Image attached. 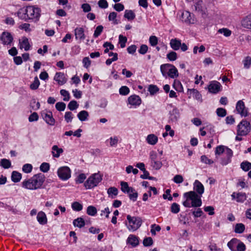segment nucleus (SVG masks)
<instances>
[{"instance_id":"aec40b11","label":"nucleus","mask_w":251,"mask_h":251,"mask_svg":"<svg viewBox=\"0 0 251 251\" xmlns=\"http://www.w3.org/2000/svg\"><path fill=\"white\" fill-rule=\"evenodd\" d=\"M75 35L76 39L83 40L85 38L84 31L82 27H77L75 29Z\"/></svg>"},{"instance_id":"1a4fd4ad","label":"nucleus","mask_w":251,"mask_h":251,"mask_svg":"<svg viewBox=\"0 0 251 251\" xmlns=\"http://www.w3.org/2000/svg\"><path fill=\"white\" fill-rule=\"evenodd\" d=\"M57 175L62 180H67L71 176V171L68 166H62L58 169Z\"/></svg>"},{"instance_id":"a19ab883","label":"nucleus","mask_w":251,"mask_h":251,"mask_svg":"<svg viewBox=\"0 0 251 251\" xmlns=\"http://www.w3.org/2000/svg\"><path fill=\"white\" fill-rule=\"evenodd\" d=\"M180 211L179 205L176 202L173 203L171 206V211L174 214L178 213Z\"/></svg>"},{"instance_id":"37998d69","label":"nucleus","mask_w":251,"mask_h":251,"mask_svg":"<svg viewBox=\"0 0 251 251\" xmlns=\"http://www.w3.org/2000/svg\"><path fill=\"white\" fill-rule=\"evenodd\" d=\"M177 58V53L175 51H171L167 54V58L171 61H175Z\"/></svg>"},{"instance_id":"09e8293b","label":"nucleus","mask_w":251,"mask_h":251,"mask_svg":"<svg viewBox=\"0 0 251 251\" xmlns=\"http://www.w3.org/2000/svg\"><path fill=\"white\" fill-rule=\"evenodd\" d=\"M217 115L220 117H224L226 115V111L223 108H218L216 110Z\"/></svg>"},{"instance_id":"bf43d9fd","label":"nucleus","mask_w":251,"mask_h":251,"mask_svg":"<svg viewBox=\"0 0 251 251\" xmlns=\"http://www.w3.org/2000/svg\"><path fill=\"white\" fill-rule=\"evenodd\" d=\"M151 166L156 170H159L162 166V163L161 161L156 160L151 162Z\"/></svg>"},{"instance_id":"0e129e2a","label":"nucleus","mask_w":251,"mask_h":251,"mask_svg":"<svg viewBox=\"0 0 251 251\" xmlns=\"http://www.w3.org/2000/svg\"><path fill=\"white\" fill-rule=\"evenodd\" d=\"M86 176L84 174H81L78 176L77 178L75 179L76 183H82L84 182V180L86 179Z\"/></svg>"},{"instance_id":"c03bdc74","label":"nucleus","mask_w":251,"mask_h":251,"mask_svg":"<svg viewBox=\"0 0 251 251\" xmlns=\"http://www.w3.org/2000/svg\"><path fill=\"white\" fill-rule=\"evenodd\" d=\"M128 194L129 198L130 200L135 201H136L138 197V193L136 190L133 188L132 191H130Z\"/></svg>"},{"instance_id":"f257e3e1","label":"nucleus","mask_w":251,"mask_h":251,"mask_svg":"<svg viewBox=\"0 0 251 251\" xmlns=\"http://www.w3.org/2000/svg\"><path fill=\"white\" fill-rule=\"evenodd\" d=\"M41 10L36 5H29L20 9L16 14L21 20L38 21L41 16Z\"/></svg>"},{"instance_id":"864d4df0","label":"nucleus","mask_w":251,"mask_h":251,"mask_svg":"<svg viewBox=\"0 0 251 251\" xmlns=\"http://www.w3.org/2000/svg\"><path fill=\"white\" fill-rule=\"evenodd\" d=\"M119 43L122 48H124L126 46V43L127 42V38L126 37L122 35H120L119 37Z\"/></svg>"},{"instance_id":"6e6d98bb","label":"nucleus","mask_w":251,"mask_h":251,"mask_svg":"<svg viewBox=\"0 0 251 251\" xmlns=\"http://www.w3.org/2000/svg\"><path fill=\"white\" fill-rule=\"evenodd\" d=\"M55 108L59 111H63L66 108V104L63 102H58L55 104Z\"/></svg>"},{"instance_id":"6e6552de","label":"nucleus","mask_w":251,"mask_h":251,"mask_svg":"<svg viewBox=\"0 0 251 251\" xmlns=\"http://www.w3.org/2000/svg\"><path fill=\"white\" fill-rule=\"evenodd\" d=\"M170 45L174 50H177L180 49L182 51H185L188 49L185 43L182 44L181 40L177 38L172 39L170 42Z\"/></svg>"},{"instance_id":"338daca9","label":"nucleus","mask_w":251,"mask_h":251,"mask_svg":"<svg viewBox=\"0 0 251 251\" xmlns=\"http://www.w3.org/2000/svg\"><path fill=\"white\" fill-rule=\"evenodd\" d=\"M225 146L222 145L217 146L215 150V154L221 155L225 151Z\"/></svg>"},{"instance_id":"2eb2a0df","label":"nucleus","mask_w":251,"mask_h":251,"mask_svg":"<svg viewBox=\"0 0 251 251\" xmlns=\"http://www.w3.org/2000/svg\"><path fill=\"white\" fill-rule=\"evenodd\" d=\"M128 103L131 106L136 107L141 103V100L137 95H132L128 98Z\"/></svg>"},{"instance_id":"423d86ee","label":"nucleus","mask_w":251,"mask_h":251,"mask_svg":"<svg viewBox=\"0 0 251 251\" xmlns=\"http://www.w3.org/2000/svg\"><path fill=\"white\" fill-rule=\"evenodd\" d=\"M251 125L245 120H242L237 126V134L238 136H246L250 132Z\"/></svg>"},{"instance_id":"6ab92c4d","label":"nucleus","mask_w":251,"mask_h":251,"mask_svg":"<svg viewBox=\"0 0 251 251\" xmlns=\"http://www.w3.org/2000/svg\"><path fill=\"white\" fill-rule=\"evenodd\" d=\"M37 220L39 223L42 225H46L48 222L46 215L43 211H40L38 213Z\"/></svg>"},{"instance_id":"49530a36","label":"nucleus","mask_w":251,"mask_h":251,"mask_svg":"<svg viewBox=\"0 0 251 251\" xmlns=\"http://www.w3.org/2000/svg\"><path fill=\"white\" fill-rule=\"evenodd\" d=\"M109 144L110 147H116L119 141L118 137L116 136H114L113 137H111L109 138Z\"/></svg>"},{"instance_id":"5701e85b","label":"nucleus","mask_w":251,"mask_h":251,"mask_svg":"<svg viewBox=\"0 0 251 251\" xmlns=\"http://www.w3.org/2000/svg\"><path fill=\"white\" fill-rule=\"evenodd\" d=\"M146 141L149 144L154 145L158 142V137L153 134H151L147 136Z\"/></svg>"},{"instance_id":"7c9ffc66","label":"nucleus","mask_w":251,"mask_h":251,"mask_svg":"<svg viewBox=\"0 0 251 251\" xmlns=\"http://www.w3.org/2000/svg\"><path fill=\"white\" fill-rule=\"evenodd\" d=\"M124 17L128 21H131L135 19V14L131 10H126L125 11Z\"/></svg>"},{"instance_id":"72a5a7b5","label":"nucleus","mask_w":251,"mask_h":251,"mask_svg":"<svg viewBox=\"0 0 251 251\" xmlns=\"http://www.w3.org/2000/svg\"><path fill=\"white\" fill-rule=\"evenodd\" d=\"M241 168L245 172H248L251 169V163L244 161L240 164Z\"/></svg>"},{"instance_id":"c756f323","label":"nucleus","mask_w":251,"mask_h":251,"mask_svg":"<svg viewBox=\"0 0 251 251\" xmlns=\"http://www.w3.org/2000/svg\"><path fill=\"white\" fill-rule=\"evenodd\" d=\"M73 225L75 226L81 228L85 226V221L82 218H77L74 220Z\"/></svg>"},{"instance_id":"20e7f679","label":"nucleus","mask_w":251,"mask_h":251,"mask_svg":"<svg viewBox=\"0 0 251 251\" xmlns=\"http://www.w3.org/2000/svg\"><path fill=\"white\" fill-rule=\"evenodd\" d=\"M160 71L162 75L165 77L175 78L178 76L179 74L176 68L169 63L162 64L160 66Z\"/></svg>"},{"instance_id":"cd10ccee","label":"nucleus","mask_w":251,"mask_h":251,"mask_svg":"<svg viewBox=\"0 0 251 251\" xmlns=\"http://www.w3.org/2000/svg\"><path fill=\"white\" fill-rule=\"evenodd\" d=\"M77 116L80 121L83 122L86 121L88 119V117H89V113L87 111L82 110L77 114Z\"/></svg>"},{"instance_id":"c85d7f7f","label":"nucleus","mask_w":251,"mask_h":251,"mask_svg":"<svg viewBox=\"0 0 251 251\" xmlns=\"http://www.w3.org/2000/svg\"><path fill=\"white\" fill-rule=\"evenodd\" d=\"M22 178V174L17 171H13L11 175V179L14 182H19Z\"/></svg>"},{"instance_id":"a211bd4d","label":"nucleus","mask_w":251,"mask_h":251,"mask_svg":"<svg viewBox=\"0 0 251 251\" xmlns=\"http://www.w3.org/2000/svg\"><path fill=\"white\" fill-rule=\"evenodd\" d=\"M30 45L27 38L25 37H22L21 40H19V48L21 49H24L25 51L29 50Z\"/></svg>"},{"instance_id":"680f3d73","label":"nucleus","mask_w":251,"mask_h":251,"mask_svg":"<svg viewBox=\"0 0 251 251\" xmlns=\"http://www.w3.org/2000/svg\"><path fill=\"white\" fill-rule=\"evenodd\" d=\"M151 229V232L152 235H155L156 234V231H160L161 230V227L158 225H156L155 224L152 225Z\"/></svg>"},{"instance_id":"a878e982","label":"nucleus","mask_w":251,"mask_h":251,"mask_svg":"<svg viewBox=\"0 0 251 251\" xmlns=\"http://www.w3.org/2000/svg\"><path fill=\"white\" fill-rule=\"evenodd\" d=\"M121 186L122 191L125 193L129 194L130 192L132 191L133 188L129 187L126 182L121 181Z\"/></svg>"},{"instance_id":"2f4dec72","label":"nucleus","mask_w":251,"mask_h":251,"mask_svg":"<svg viewBox=\"0 0 251 251\" xmlns=\"http://www.w3.org/2000/svg\"><path fill=\"white\" fill-rule=\"evenodd\" d=\"M182 20L187 23H191V14L188 11H184L181 14Z\"/></svg>"},{"instance_id":"ddd939ff","label":"nucleus","mask_w":251,"mask_h":251,"mask_svg":"<svg viewBox=\"0 0 251 251\" xmlns=\"http://www.w3.org/2000/svg\"><path fill=\"white\" fill-rule=\"evenodd\" d=\"M13 38L10 33L4 31L0 37V40L1 43L4 45H10L13 41Z\"/></svg>"},{"instance_id":"4468645a","label":"nucleus","mask_w":251,"mask_h":251,"mask_svg":"<svg viewBox=\"0 0 251 251\" xmlns=\"http://www.w3.org/2000/svg\"><path fill=\"white\" fill-rule=\"evenodd\" d=\"M221 85L217 81H211L210 82L208 88L209 92L217 94L221 90Z\"/></svg>"},{"instance_id":"0eeeda50","label":"nucleus","mask_w":251,"mask_h":251,"mask_svg":"<svg viewBox=\"0 0 251 251\" xmlns=\"http://www.w3.org/2000/svg\"><path fill=\"white\" fill-rule=\"evenodd\" d=\"M102 180V176L99 173H95L90 176L84 183L87 189H91L96 186Z\"/></svg>"},{"instance_id":"4be33fe9","label":"nucleus","mask_w":251,"mask_h":251,"mask_svg":"<svg viewBox=\"0 0 251 251\" xmlns=\"http://www.w3.org/2000/svg\"><path fill=\"white\" fill-rule=\"evenodd\" d=\"M241 24L244 27L251 29V15L244 18L241 21Z\"/></svg>"},{"instance_id":"774afa93","label":"nucleus","mask_w":251,"mask_h":251,"mask_svg":"<svg viewBox=\"0 0 251 251\" xmlns=\"http://www.w3.org/2000/svg\"><path fill=\"white\" fill-rule=\"evenodd\" d=\"M99 6L101 8H106L108 6V4L106 0H100L98 3Z\"/></svg>"},{"instance_id":"f8f14e48","label":"nucleus","mask_w":251,"mask_h":251,"mask_svg":"<svg viewBox=\"0 0 251 251\" xmlns=\"http://www.w3.org/2000/svg\"><path fill=\"white\" fill-rule=\"evenodd\" d=\"M236 109L242 117H247L248 115V108L246 107L244 102L241 100L237 102Z\"/></svg>"},{"instance_id":"052dcab7","label":"nucleus","mask_w":251,"mask_h":251,"mask_svg":"<svg viewBox=\"0 0 251 251\" xmlns=\"http://www.w3.org/2000/svg\"><path fill=\"white\" fill-rule=\"evenodd\" d=\"M148 90L151 95H154L159 91V89L156 85H150L149 87Z\"/></svg>"},{"instance_id":"dca6fc26","label":"nucleus","mask_w":251,"mask_h":251,"mask_svg":"<svg viewBox=\"0 0 251 251\" xmlns=\"http://www.w3.org/2000/svg\"><path fill=\"white\" fill-rule=\"evenodd\" d=\"M54 80L57 81L59 85H62L66 83L67 79L65 77V74L64 73L57 72L55 75Z\"/></svg>"},{"instance_id":"4d7b16f0","label":"nucleus","mask_w":251,"mask_h":251,"mask_svg":"<svg viewBox=\"0 0 251 251\" xmlns=\"http://www.w3.org/2000/svg\"><path fill=\"white\" fill-rule=\"evenodd\" d=\"M60 94L64 97L63 100L64 101H68L70 100V94L69 92L64 89H62L60 90Z\"/></svg>"},{"instance_id":"4c0bfd02","label":"nucleus","mask_w":251,"mask_h":251,"mask_svg":"<svg viewBox=\"0 0 251 251\" xmlns=\"http://www.w3.org/2000/svg\"><path fill=\"white\" fill-rule=\"evenodd\" d=\"M244 67L245 69H249L251 66V57L247 56L243 60Z\"/></svg>"},{"instance_id":"8fccbe9b","label":"nucleus","mask_w":251,"mask_h":251,"mask_svg":"<svg viewBox=\"0 0 251 251\" xmlns=\"http://www.w3.org/2000/svg\"><path fill=\"white\" fill-rule=\"evenodd\" d=\"M103 29V27L102 25H98L96 27V28L94 31V37L95 38H97L99 36H100V34L101 33V32H102Z\"/></svg>"},{"instance_id":"13d9d810","label":"nucleus","mask_w":251,"mask_h":251,"mask_svg":"<svg viewBox=\"0 0 251 251\" xmlns=\"http://www.w3.org/2000/svg\"><path fill=\"white\" fill-rule=\"evenodd\" d=\"M32 166L30 164H25L22 168V170L25 173H29L32 171Z\"/></svg>"},{"instance_id":"412c9836","label":"nucleus","mask_w":251,"mask_h":251,"mask_svg":"<svg viewBox=\"0 0 251 251\" xmlns=\"http://www.w3.org/2000/svg\"><path fill=\"white\" fill-rule=\"evenodd\" d=\"M127 242L132 247H136L139 244L138 238L135 235L131 234L128 236Z\"/></svg>"},{"instance_id":"9d476101","label":"nucleus","mask_w":251,"mask_h":251,"mask_svg":"<svg viewBox=\"0 0 251 251\" xmlns=\"http://www.w3.org/2000/svg\"><path fill=\"white\" fill-rule=\"evenodd\" d=\"M170 106L172 108V109L169 110V122L170 123H176L180 117L179 110L172 104H170Z\"/></svg>"},{"instance_id":"5fc2aeb1","label":"nucleus","mask_w":251,"mask_h":251,"mask_svg":"<svg viewBox=\"0 0 251 251\" xmlns=\"http://www.w3.org/2000/svg\"><path fill=\"white\" fill-rule=\"evenodd\" d=\"M149 42L150 45L154 47L158 44V38L155 36H151L149 38Z\"/></svg>"},{"instance_id":"bb28decb","label":"nucleus","mask_w":251,"mask_h":251,"mask_svg":"<svg viewBox=\"0 0 251 251\" xmlns=\"http://www.w3.org/2000/svg\"><path fill=\"white\" fill-rule=\"evenodd\" d=\"M107 194L109 197L114 199L118 195V190L115 187H111L108 189Z\"/></svg>"},{"instance_id":"f3484780","label":"nucleus","mask_w":251,"mask_h":251,"mask_svg":"<svg viewBox=\"0 0 251 251\" xmlns=\"http://www.w3.org/2000/svg\"><path fill=\"white\" fill-rule=\"evenodd\" d=\"M194 190L196 193L201 197L204 193V188L203 184L198 180H196L194 183Z\"/></svg>"},{"instance_id":"39448f33","label":"nucleus","mask_w":251,"mask_h":251,"mask_svg":"<svg viewBox=\"0 0 251 251\" xmlns=\"http://www.w3.org/2000/svg\"><path fill=\"white\" fill-rule=\"evenodd\" d=\"M127 223H126L128 230L133 232L137 230L141 226L143 221L140 217L131 216L130 215L126 216Z\"/></svg>"},{"instance_id":"7ed1b4c3","label":"nucleus","mask_w":251,"mask_h":251,"mask_svg":"<svg viewBox=\"0 0 251 251\" xmlns=\"http://www.w3.org/2000/svg\"><path fill=\"white\" fill-rule=\"evenodd\" d=\"M185 201L183 205L185 207H199L202 204L201 197L197 194L194 191L186 192L183 194Z\"/></svg>"},{"instance_id":"f03ea898","label":"nucleus","mask_w":251,"mask_h":251,"mask_svg":"<svg viewBox=\"0 0 251 251\" xmlns=\"http://www.w3.org/2000/svg\"><path fill=\"white\" fill-rule=\"evenodd\" d=\"M45 180L44 175L39 173L34 175L29 179L24 180L22 183V186L25 189L35 190L41 188Z\"/></svg>"},{"instance_id":"473e14b6","label":"nucleus","mask_w":251,"mask_h":251,"mask_svg":"<svg viewBox=\"0 0 251 251\" xmlns=\"http://www.w3.org/2000/svg\"><path fill=\"white\" fill-rule=\"evenodd\" d=\"M245 229V226L242 223L236 224L234 227V232L236 233H242Z\"/></svg>"},{"instance_id":"393cba45","label":"nucleus","mask_w":251,"mask_h":251,"mask_svg":"<svg viewBox=\"0 0 251 251\" xmlns=\"http://www.w3.org/2000/svg\"><path fill=\"white\" fill-rule=\"evenodd\" d=\"M239 241L237 239L233 238L227 243V246L232 251H236Z\"/></svg>"},{"instance_id":"c9c22d12","label":"nucleus","mask_w":251,"mask_h":251,"mask_svg":"<svg viewBox=\"0 0 251 251\" xmlns=\"http://www.w3.org/2000/svg\"><path fill=\"white\" fill-rule=\"evenodd\" d=\"M247 199L245 193H238L236 194V201L238 202H243Z\"/></svg>"},{"instance_id":"603ef678","label":"nucleus","mask_w":251,"mask_h":251,"mask_svg":"<svg viewBox=\"0 0 251 251\" xmlns=\"http://www.w3.org/2000/svg\"><path fill=\"white\" fill-rule=\"evenodd\" d=\"M50 164L48 163L44 162L40 167V170L44 173H47L50 169Z\"/></svg>"},{"instance_id":"3c124183","label":"nucleus","mask_w":251,"mask_h":251,"mask_svg":"<svg viewBox=\"0 0 251 251\" xmlns=\"http://www.w3.org/2000/svg\"><path fill=\"white\" fill-rule=\"evenodd\" d=\"M73 117V114L71 112H66L65 114L64 118L67 123L71 122Z\"/></svg>"},{"instance_id":"f704fd0d","label":"nucleus","mask_w":251,"mask_h":251,"mask_svg":"<svg viewBox=\"0 0 251 251\" xmlns=\"http://www.w3.org/2000/svg\"><path fill=\"white\" fill-rule=\"evenodd\" d=\"M0 165L4 169H8L11 167V163L8 159H2L0 161Z\"/></svg>"},{"instance_id":"e433bc0d","label":"nucleus","mask_w":251,"mask_h":251,"mask_svg":"<svg viewBox=\"0 0 251 251\" xmlns=\"http://www.w3.org/2000/svg\"><path fill=\"white\" fill-rule=\"evenodd\" d=\"M40 81L37 76H35L33 82L30 85V88L31 90H36L38 88L40 85Z\"/></svg>"},{"instance_id":"69168bd1","label":"nucleus","mask_w":251,"mask_h":251,"mask_svg":"<svg viewBox=\"0 0 251 251\" xmlns=\"http://www.w3.org/2000/svg\"><path fill=\"white\" fill-rule=\"evenodd\" d=\"M173 181L177 184H179L183 181V178L181 175H176L174 177Z\"/></svg>"},{"instance_id":"e2e57ef3","label":"nucleus","mask_w":251,"mask_h":251,"mask_svg":"<svg viewBox=\"0 0 251 251\" xmlns=\"http://www.w3.org/2000/svg\"><path fill=\"white\" fill-rule=\"evenodd\" d=\"M30 25L28 23H24L19 26V28L25 30L26 32H30L31 29L30 28Z\"/></svg>"},{"instance_id":"b1692460","label":"nucleus","mask_w":251,"mask_h":251,"mask_svg":"<svg viewBox=\"0 0 251 251\" xmlns=\"http://www.w3.org/2000/svg\"><path fill=\"white\" fill-rule=\"evenodd\" d=\"M63 152V149L59 148L57 145H54L52 146L51 152L53 157L58 158Z\"/></svg>"},{"instance_id":"58836bf2","label":"nucleus","mask_w":251,"mask_h":251,"mask_svg":"<svg viewBox=\"0 0 251 251\" xmlns=\"http://www.w3.org/2000/svg\"><path fill=\"white\" fill-rule=\"evenodd\" d=\"M97 212L96 208L94 206H89L87 208V214L90 216H94Z\"/></svg>"},{"instance_id":"9b49d317","label":"nucleus","mask_w":251,"mask_h":251,"mask_svg":"<svg viewBox=\"0 0 251 251\" xmlns=\"http://www.w3.org/2000/svg\"><path fill=\"white\" fill-rule=\"evenodd\" d=\"M41 116L47 124L52 126L54 125L55 120L53 118L52 112L47 110L43 111L41 113Z\"/></svg>"},{"instance_id":"ea45409f","label":"nucleus","mask_w":251,"mask_h":251,"mask_svg":"<svg viewBox=\"0 0 251 251\" xmlns=\"http://www.w3.org/2000/svg\"><path fill=\"white\" fill-rule=\"evenodd\" d=\"M72 209L76 211H80L82 209V205L78 202L75 201L72 204Z\"/></svg>"},{"instance_id":"79ce46f5","label":"nucleus","mask_w":251,"mask_h":251,"mask_svg":"<svg viewBox=\"0 0 251 251\" xmlns=\"http://www.w3.org/2000/svg\"><path fill=\"white\" fill-rule=\"evenodd\" d=\"M117 13L115 12H112L110 13L108 16V20L110 21H112L113 23L115 25H117L118 24V22L116 19L117 17Z\"/></svg>"},{"instance_id":"de8ad7c7","label":"nucleus","mask_w":251,"mask_h":251,"mask_svg":"<svg viewBox=\"0 0 251 251\" xmlns=\"http://www.w3.org/2000/svg\"><path fill=\"white\" fill-rule=\"evenodd\" d=\"M129 89L126 86H122L119 89V93L121 95L126 96L129 94Z\"/></svg>"},{"instance_id":"a18cd8bd","label":"nucleus","mask_w":251,"mask_h":251,"mask_svg":"<svg viewBox=\"0 0 251 251\" xmlns=\"http://www.w3.org/2000/svg\"><path fill=\"white\" fill-rule=\"evenodd\" d=\"M78 107V104L75 100L71 101L68 105V108L72 111L76 109Z\"/></svg>"}]
</instances>
